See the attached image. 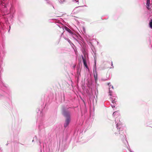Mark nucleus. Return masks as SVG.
Returning a JSON list of instances; mask_svg holds the SVG:
<instances>
[{
  "label": "nucleus",
  "instance_id": "1",
  "mask_svg": "<svg viewBox=\"0 0 152 152\" xmlns=\"http://www.w3.org/2000/svg\"><path fill=\"white\" fill-rule=\"evenodd\" d=\"M63 114L66 118L65 123L64 124V127H66L68 125L70 122V113L68 111L64 110L63 112Z\"/></svg>",
  "mask_w": 152,
  "mask_h": 152
},
{
  "label": "nucleus",
  "instance_id": "2",
  "mask_svg": "<svg viewBox=\"0 0 152 152\" xmlns=\"http://www.w3.org/2000/svg\"><path fill=\"white\" fill-rule=\"evenodd\" d=\"M82 58L84 65L86 67V68H88V67L87 63L86 62V59L85 58H84L83 56H82Z\"/></svg>",
  "mask_w": 152,
  "mask_h": 152
},
{
  "label": "nucleus",
  "instance_id": "3",
  "mask_svg": "<svg viewBox=\"0 0 152 152\" xmlns=\"http://www.w3.org/2000/svg\"><path fill=\"white\" fill-rule=\"evenodd\" d=\"M65 29L69 33L72 34H73V33L72 32V31L68 28L66 27H65Z\"/></svg>",
  "mask_w": 152,
  "mask_h": 152
},
{
  "label": "nucleus",
  "instance_id": "4",
  "mask_svg": "<svg viewBox=\"0 0 152 152\" xmlns=\"http://www.w3.org/2000/svg\"><path fill=\"white\" fill-rule=\"evenodd\" d=\"M150 4V1H147V7L148 10L150 9L149 4Z\"/></svg>",
  "mask_w": 152,
  "mask_h": 152
},
{
  "label": "nucleus",
  "instance_id": "5",
  "mask_svg": "<svg viewBox=\"0 0 152 152\" xmlns=\"http://www.w3.org/2000/svg\"><path fill=\"white\" fill-rule=\"evenodd\" d=\"M149 25L150 28L152 29V19H151V21L149 22Z\"/></svg>",
  "mask_w": 152,
  "mask_h": 152
},
{
  "label": "nucleus",
  "instance_id": "6",
  "mask_svg": "<svg viewBox=\"0 0 152 152\" xmlns=\"http://www.w3.org/2000/svg\"><path fill=\"white\" fill-rule=\"evenodd\" d=\"M94 77L95 78V80H96V79H97V74H96V75H95L94 74Z\"/></svg>",
  "mask_w": 152,
  "mask_h": 152
},
{
  "label": "nucleus",
  "instance_id": "7",
  "mask_svg": "<svg viewBox=\"0 0 152 152\" xmlns=\"http://www.w3.org/2000/svg\"><path fill=\"white\" fill-rule=\"evenodd\" d=\"M109 94L110 96H111V92H110V91L109 92Z\"/></svg>",
  "mask_w": 152,
  "mask_h": 152
},
{
  "label": "nucleus",
  "instance_id": "8",
  "mask_svg": "<svg viewBox=\"0 0 152 152\" xmlns=\"http://www.w3.org/2000/svg\"><path fill=\"white\" fill-rule=\"evenodd\" d=\"M113 63H112V64H111V65H112V66H113Z\"/></svg>",
  "mask_w": 152,
  "mask_h": 152
},
{
  "label": "nucleus",
  "instance_id": "9",
  "mask_svg": "<svg viewBox=\"0 0 152 152\" xmlns=\"http://www.w3.org/2000/svg\"><path fill=\"white\" fill-rule=\"evenodd\" d=\"M77 1V2L78 1Z\"/></svg>",
  "mask_w": 152,
  "mask_h": 152
},
{
  "label": "nucleus",
  "instance_id": "10",
  "mask_svg": "<svg viewBox=\"0 0 152 152\" xmlns=\"http://www.w3.org/2000/svg\"><path fill=\"white\" fill-rule=\"evenodd\" d=\"M113 101L112 103H113V101Z\"/></svg>",
  "mask_w": 152,
  "mask_h": 152
}]
</instances>
